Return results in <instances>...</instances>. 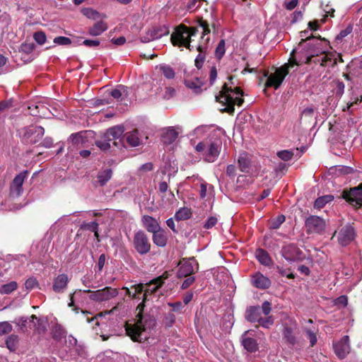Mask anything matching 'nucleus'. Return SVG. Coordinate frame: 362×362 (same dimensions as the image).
Segmentation results:
<instances>
[{"label": "nucleus", "instance_id": "46", "mask_svg": "<svg viewBox=\"0 0 362 362\" xmlns=\"http://www.w3.org/2000/svg\"><path fill=\"white\" fill-rule=\"evenodd\" d=\"M285 221V216L283 215L279 216L276 219L272 221L270 228L273 229L279 228V226Z\"/></svg>", "mask_w": 362, "mask_h": 362}, {"label": "nucleus", "instance_id": "60", "mask_svg": "<svg viewBox=\"0 0 362 362\" xmlns=\"http://www.w3.org/2000/svg\"><path fill=\"white\" fill-rule=\"evenodd\" d=\"M195 281V278L194 276H189L187 278L182 284V288L186 289L189 286H190Z\"/></svg>", "mask_w": 362, "mask_h": 362}, {"label": "nucleus", "instance_id": "22", "mask_svg": "<svg viewBox=\"0 0 362 362\" xmlns=\"http://www.w3.org/2000/svg\"><path fill=\"white\" fill-rule=\"evenodd\" d=\"M143 223L148 232L155 233L161 229L158 221L150 216H144L142 218Z\"/></svg>", "mask_w": 362, "mask_h": 362}, {"label": "nucleus", "instance_id": "38", "mask_svg": "<svg viewBox=\"0 0 362 362\" xmlns=\"http://www.w3.org/2000/svg\"><path fill=\"white\" fill-rule=\"evenodd\" d=\"M334 199L332 195H325L317 198L314 203V206L316 209L322 208L326 204L331 202Z\"/></svg>", "mask_w": 362, "mask_h": 362}, {"label": "nucleus", "instance_id": "18", "mask_svg": "<svg viewBox=\"0 0 362 362\" xmlns=\"http://www.w3.org/2000/svg\"><path fill=\"white\" fill-rule=\"evenodd\" d=\"M123 133V127L116 126L107 130L105 134V139H106L108 141H112V144L115 146H119V143L117 141V140L118 139L119 142L122 141L120 137L122 136Z\"/></svg>", "mask_w": 362, "mask_h": 362}, {"label": "nucleus", "instance_id": "17", "mask_svg": "<svg viewBox=\"0 0 362 362\" xmlns=\"http://www.w3.org/2000/svg\"><path fill=\"white\" fill-rule=\"evenodd\" d=\"M69 281L70 279L67 274H61L57 275L53 280V291L57 293H64L67 288Z\"/></svg>", "mask_w": 362, "mask_h": 362}, {"label": "nucleus", "instance_id": "20", "mask_svg": "<svg viewBox=\"0 0 362 362\" xmlns=\"http://www.w3.org/2000/svg\"><path fill=\"white\" fill-rule=\"evenodd\" d=\"M252 284L260 289L268 288L271 286V281L260 272H257L252 276Z\"/></svg>", "mask_w": 362, "mask_h": 362}, {"label": "nucleus", "instance_id": "64", "mask_svg": "<svg viewBox=\"0 0 362 362\" xmlns=\"http://www.w3.org/2000/svg\"><path fill=\"white\" fill-rule=\"evenodd\" d=\"M298 0H287L285 2L286 8L288 10L293 9L298 4Z\"/></svg>", "mask_w": 362, "mask_h": 362}, {"label": "nucleus", "instance_id": "34", "mask_svg": "<svg viewBox=\"0 0 362 362\" xmlns=\"http://www.w3.org/2000/svg\"><path fill=\"white\" fill-rule=\"evenodd\" d=\"M192 216L191 210L189 208L183 207L180 209L175 214V218L177 221L187 220Z\"/></svg>", "mask_w": 362, "mask_h": 362}, {"label": "nucleus", "instance_id": "21", "mask_svg": "<svg viewBox=\"0 0 362 362\" xmlns=\"http://www.w3.org/2000/svg\"><path fill=\"white\" fill-rule=\"evenodd\" d=\"M104 19L97 21L94 25L88 30V33L91 36H98L103 33L107 29V24Z\"/></svg>", "mask_w": 362, "mask_h": 362}, {"label": "nucleus", "instance_id": "26", "mask_svg": "<svg viewBox=\"0 0 362 362\" xmlns=\"http://www.w3.org/2000/svg\"><path fill=\"white\" fill-rule=\"evenodd\" d=\"M255 257L258 261L264 266H269L272 263V259L267 251L259 248L255 252Z\"/></svg>", "mask_w": 362, "mask_h": 362}, {"label": "nucleus", "instance_id": "31", "mask_svg": "<svg viewBox=\"0 0 362 362\" xmlns=\"http://www.w3.org/2000/svg\"><path fill=\"white\" fill-rule=\"evenodd\" d=\"M18 288V284L15 281L0 286V294L8 295Z\"/></svg>", "mask_w": 362, "mask_h": 362}, {"label": "nucleus", "instance_id": "43", "mask_svg": "<svg viewBox=\"0 0 362 362\" xmlns=\"http://www.w3.org/2000/svg\"><path fill=\"white\" fill-rule=\"evenodd\" d=\"M277 156L281 160L288 161V160H290L293 158V153L288 150H284V151H279L277 153Z\"/></svg>", "mask_w": 362, "mask_h": 362}, {"label": "nucleus", "instance_id": "61", "mask_svg": "<svg viewBox=\"0 0 362 362\" xmlns=\"http://www.w3.org/2000/svg\"><path fill=\"white\" fill-rule=\"evenodd\" d=\"M83 45L86 47H97L100 45V41L98 40H85Z\"/></svg>", "mask_w": 362, "mask_h": 362}, {"label": "nucleus", "instance_id": "4", "mask_svg": "<svg viewBox=\"0 0 362 362\" xmlns=\"http://www.w3.org/2000/svg\"><path fill=\"white\" fill-rule=\"evenodd\" d=\"M168 278L167 272L164 273L161 276L153 279L150 282L146 284V288L142 284L134 286L131 289H127V293L132 298H136L138 294H141L144 291L143 300L145 301L147 299L148 295H151L156 293L158 288H160L164 283V280Z\"/></svg>", "mask_w": 362, "mask_h": 362}, {"label": "nucleus", "instance_id": "10", "mask_svg": "<svg viewBox=\"0 0 362 362\" xmlns=\"http://www.w3.org/2000/svg\"><path fill=\"white\" fill-rule=\"evenodd\" d=\"M179 266L177 276L180 278L190 276L199 269V264L193 257L188 259H183L180 262Z\"/></svg>", "mask_w": 362, "mask_h": 362}, {"label": "nucleus", "instance_id": "62", "mask_svg": "<svg viewBox=\"0 0 362 362\" xmlns=\"http://www.w3.org/2000/svg\"><path fill=\"white\" fill-rule=\"evenodd\" d=\"M11 17L8 13L4 12L0 14V23H4L6 25L9 24Z\"/></svg>", "mask_w": 362, "mask_h": 362}, {"label": "nucleus", "instance_id": "27", "mask_svg": "<svg viewBox=\"0 0 362 362\" xmlns=\"http://www.w3.org/2000/svg\"><path fill=\"white\" fill-rule=\"evenodd\" d=\"M125 139L127 143L132 147L138 146L141 144L137 131L127 132L125 135Z\"/></svg>", "mask_w": 362, "mask_h": 362}, {"label": "nucleus", "instance_id": "44", "mask_svg": "<svg viewBox=\"0 0 362 362\" xmlns=\"http://www.w3.org/2000/svg\"><path fill=\"white\" fill-rule=\"evenodd\" d=\"M33 38L39 45H43L46 42V35L44 32L40 31L34 33Z\"/></svg>", "mask_w": 362, "mask_h": 362}, {"label": "nucleus", "instance_id": "36", "mask_svg": "<svg viewBox=\"0 0 362 362\" xmlns=\"http://www.w3.org/2000/svg\"><path fill=\"white\" fill-rule=\"evenodd\" d=\"M6 344L10 351H15L18 348V337L16 334L9 335L6 339Z\"/></svg>", "mask_w": 362, "mask_h": 362}, {"label": "nucleus", "instance_id": "13", "mask_svg": "<svg viewBox=\"0 0 362 362\" xmlns=\"http://www.w3.org/2000/svg\"><path fill=\"white\" fill-rule=\"evenodd\" d=\"M343 198L350 204L356 208L362 206V184L358 187L351 189L349 191L343 192Z\"/></svg>", "mask_w": 362, "mask_h": 362}, {"label": "nucleus", "instance_id": "25", "mask_svg": "<svg viewBox=\"0 0 362 362\" xmlns=\"http://www.w3.org/2000/svg\"><path fill=\"white\" fill-rule=\"evenodd\" d=\"M178 133L173 127L167 129L162 135L163 141L165 144H170L177 138Z\"/></svg>", "mask_w": 362, "mask_h": 362}, {"label": "nucleus", "instance_id": "35", "mask_svg": "<svg viewBox=\"0 0 362 362\" xmlns=\"http://www.w3.org/2000/svg\"><path fill=\"white\" fill-rule=\"evenodd\" d=\"M197 49L199 52V54L197 56L195 59V66L197 67V69L202 68L203 63L205 59V56L203 54L205 49V45L202 44H199L197 47Z\"/></svg>", "mask_w": 362, "mask_h": 362}, {"label": "nucleus", "instance_id": "54", "mask_svg": "<svg viewBox=\"0 0 362 362\" xmlns=\"http://www.w3.org/2000/svg\"><path fill=\"white\" fill-rule=\"evenodd\" d=\"M218 219L214 216H211L207 218L206 221L204 223V227L206 229H209L214 227L217 223Z\"/></svg>", "mask_w": 362, "mask_h": 362}, {"label": "nucleus", "instance_id": "9", "mask_svg": "<svg viewBox=\"0 0 362 362\" xmlns=\"http://www.w3.org/2000/svg\"><path fill=\"white\" fill-rule=\"evenodd\" d=\"M133 244L136 252L145 255L151 250V243L144 232L139 230L134 234Z\"/></svg>", "mask_w": 362, "mask_h": 362}, {"label": "nucleus", "instance_id": "5", "mask_svg": "<svg viewBox=\"0 0 362 362\" xmlns=\"http://www.w3.org/2000/svg\"><path fill=\"white\" fill-rule=\"evenodd\" d=\"M197 32V29L195 28L180 25L171 35L172 43L173 45L183 46L191 50L190 38L194 36Z\"/></svg>", "mask_w": 362, "mask_h": 362}, {"label": "nucleus", "instance_id": "2", "mask_svg": "<svg viewBox=\"0 0 362 362\" xmlns=\"http://www.w3.org/2000/svg\"><path fill=\"white\" fill-rule=\"evenodd\" d=\"M195 149L202 154V158L208 162L213 163L218 157L221 149V141L215 138L214 135L204 139L197 144Z\"/></svg>", "mask_w": 362, "mask_h": 362}, {"label": "nucleus", "instance_id": "12", "mask_svg": "<svg viewBox=\"0 0 362 362\" xmlns=\"http://www.w3.org/2000/svg\"><path fill=\"white\" fill-rule=\"evenodd\" d=\"M333 349L338 358H345L351 351V345L349 336H344L339 340L333 342Z\"/></svg>", "mask_w": 362, "mask_h": 362}, {"label": "nucleus", "instance_id": "19", "mask_svg": "<svg viewBox=\"0 0 362 362\" xmlns=\"http://www.w3.org/2000/svg\"><path fill=\"white\" fill-rule=\"evenodd\" d=\"M251 330L245 331L241 337V342L242 345L247 351L250 352H255L257 350L258 345L257 341L251 337Z\"/></svg>", "mask_w": 362, "mask_h": 362}, {"label": "nucleus", "instance_id": "49", "mask_svg": "<svg viewBox=\"0 0 362 362\" xmlns=\"http://www.w3.org/2000/svg\"><path fill=\"white\" fill-rule=\"evenodd\" d=\"M200 26L203 29V31H202V40H204V36L208 35L209 33H210V30L209 28V25L208 23L204 21H200V23H199ZM209 40V38L207 37L206 40H205V44H206L208 42V41Z\"/></svg>", "mask_w": 362, "mask_h": 362}, {"label": "nucleus", "instance_id": "11", "mask_svg": "<svg viewBox=\"0 0 362 362\" xmlns=\"http://www.w3.org/2000/svg\"><path fill=\"white\" fill-rule=\"evenodd\" d=\"M118 295V291L116 288L111 287H105L103 289H99L93 291L89 295V298L95 302L107 301Z\"/></svg>", "mask_w": 362, "mask_h": 362}, {"label": "nucleus", "instance_id": "56", "mask_svg": "<svg viewBox=\"0 0 362 362\" xmlns=\"http://www.w3.org/2000/svg\"><path fill=\"white\" fill-rule=\"evenodd\" d=\"M124 90V87H122V86H119V88H115L114 90H112L111 92H110V95L115 99H119L122 97V91Z\"/></svg>", "mask_w": 362, "mask_h": 362}, {"label": "nucleus", "instance_id": "32", "mask_svg": "<svg viewBox=\"0 0 362 362\" xmlns=\"http://www.w3.org/2000/svg\"><path fill=\"white\" fill-rule=\"evenodd\" d=\"M283 337L286 341L291 345H294L296 342V339L293 334V329L291 327H284L283 330Z\"/></svg>", "mask_w": 362, "mask_h": 362}, {"label": "nucleus", "instance_id": "1", "mask_svg": "<svg viewBox=\"0 0 362 362\" xmlns=\"http://www.w3.org/2000/svg\"><path fill=\"white\" fill-rule=\"evenodd\" d=\"M310 30L300 32L301 42L298 47L293 49L291 53L288 62L276 69L274 73L267 77L266 87H274L277 89L281 85L289 70L300 64H309L312 62L320 64L322 66H333L337 64V58L332 53L322 50V40L310 37Z\"/></svg>", "mask_w": 362, "mask_h": 362}, {"label": "nucleus", "instance_id": "41", "mask_svg": "<svg viewBox=\"0 0 362 362\" xmlns=\"http://www.w3.org/2000/svg\"><path fill=\"white\" fill-rule=\"evenodd\" d=\"M26 175H27V171H23V172L19 173L14 177V179L12 182V184L14 185L23 187V184L25 181Z\"/></svg>", "mask_w": 362, "mask_h": 362}, {"label": "nucleus", "instance_id": "28", "mask_svg": "<svg viewBox=\"0 0 362 362\" xmlns=\"http://www.w3.org/2000/svg\"><path fill=\"white\" fill-rule=\"evenodd\" d=\"M238 162L242 172H247L249 170L250 162L249 155L247 153H240Z\"/></svg>", "mask_w": 362, "mask_h": 362}, {"label": "nucleus", "instance_id": "57", "mask_svg": "<svg viewBox=\"0 0 362 362\" xmlns=\"http://www.w3.org/2000/svg\"><path fill=\"white\" fill-rule=\"evenodd\" d=\"M105 141H98L96 142V145L103 151H106L110 147V142L108 141L106 139Z\"/></svg>", "mask_w": 362, "mask_h": 362}, {"label": "nucleus", "instance_id": "29", "mask_svg": "<svg viewBox=\"0 0 362 362\" xmlns=\"http://www.w3.org/2000/svg\"><path fill=\"white\" fill-rule=\"evenodd\" d=\"M259 308L250 307L246 311V318L250 322H259L260 319Z\"/></svg>", "mask_w": 362, "mask_h": 362}, {"label": "nucleus", "instance_id": "53", "mask_svg": "<svg viewBox=\"0 0 362 362\" xmlns=\"http://www.w3.org/2000/svg\"><path fill=\"white\" fill-rule=\"evenodd\" d=\"M353 30V27L351 25H349L345 29L340 31L339 35L337 36V40H342L345 37H346L348 35H349Z\"/></svg>", "mask_w": 362, "mask_h": 362}, {"label": "nucleus", "instance_id": "63", "mask_svg": "<svg viewBox=\"0 0 362 362\" xmlns=\"http://www.w3.org/2000/svg\"><path fill=\"white\" fill-rule=\"evenodd\" d=\"M345 86L343 82H337L336 86V94L341 96L344 91Z\"/></svg>", "mask_w": 362, "mask_h": 362}, {"label": "nucleus", "instance_id": "8", "mask_svg": "<svg viewBox=\"0 0 362 362\" xmlns=\"http://www.w3.org/2000/svg\"><path fill=\"white\" fill-rule=\"evenodd\" d=\"M282 257L288 262H300L305 259V255L294 244L284 245L281 250Z\"/></svg>", "mask_w": 362, "mask_h": 362}, {"label": "nucleus", "instance_id": "48", "mask_svg": "<svg viewBox=\"0 0 362 362\" xmlns=\"http://www.w3.org/2000/svg\"><path fill=\"white\" fill-rule=\"evenodd\" d=\"M12 330V326L8 322H0V335L9 333Z\"/></svg>", "mask_w": 362, "mask_h": 362}, {"label": "nucleus", "instance_id": "16", "mask_svg": "<svg viewBox=\"0 0 362 362\" xmlns=\"http://www.w3.org/2000/svg\"><path fill=\"white\" fill-rule=\"evenodd\" d=\"M354 238V230L351 226H345L339 232L337 239L342 246L349 245Z\"/></svg>", "mask_w": 362, "mask_h": 362}, {"label": "nucleus", "instance_id": "24", "mask_svg": "<svg viewBox=\"0 0 362 362\" xmlns=\"http://www.w3.org/2000/svg\"><path fill=\"white\" fill-rule=\"evenodd\" d=\"M185 84L187 88L193 90L195 93H199L202 90L204 82L201 78L196 77L194 79H185Z\"/></svg>", "mask_w": 362, "mask_h": 362}, {"label": "nucleus", "instance_id": "55", "mask_svg": "<svg viewBox=\"0 0 362 362\" xmlns=\"http://www.w3.org/2000/svg\"><path fill=\"white\" fill-rule=\"evenodd\" d=\"M277 270H278V272L281 276H285L288 279H294L295 278V275L292 272H288L290 271V269L287 270V269H284L283 267H277Z\"/></svg>", "mask_w": 362, "mask_h": 362}, {"label": "nucleus", "instance_id": "30", "mask_svg": "<svg viewBox=\"0 0 362 362\" xmlns=\"http://www.w3.org/2000/svg\"><path fill=\"white\" fill-rule=\"evenodd\" d=\"M317 332H318V329L316 327H313V328L305 327L304 328V332L305 334L306 337L310 341V346H314L317 341Z\"/></svg>", "mask_w": 362, "mask_h": 362}, {"label": "nucleus", "instance_id": "47", "mask_svg": "<svg viewBox=\"0 0 362 362\" xmlns=\"http://www.w3.org/2000/svg\"><path fill=\"white\" fill-rule=\"evenodd\" d=\"M258 322L263 327L269 328L274 324V319L272 316H269L266 318L260 317Z\"/></svg>", "mask_w": 362, "mask_h": 362}, {"label": "nucleus", "instance_id": "39", "mask_svg": "<svg viewBox=\"0 0 362 362\" xmlns=\"http://www.w3.org/2000/svg\"><path fill=\"white\" fill-rule=\"evenodd\" d=\"M112 170L106 169L102 172H100L98 175V182L100 185H104L107 183L108 180L112 177Z\"/></svg>", "mask_w": 362, "mask_h": 362}, {"label": "nucleus", "instance_id": "37", "mask_svg": "<svg viewBox=\"0 0 362 362\" xmlns=\"http://www.w3.org/2000/svg\"><path fill=\"white\" fill-rule=\"evenodd\" d=\"M160 71L163 74V76L168 79H172L175 77V73L174 69L167 64H161L158 66Z\"/></svg>", "mask_w": 362, "mask_h": 362}, {"label": "nucleus", "instance_id": "15", "mask_svg": "<svg viewBox=\"0 0 362 362\" xmlns=\"http://www.w3.org/2000/svg\"><path fill=\"white\" fill-rule=\"evenodd\" d=\"M169 33L168 28L165 26L155 27L148 30L145 35L141 37L143 42H148L167 35Z\"/></svg>", "mask_w": 362, "mask_h": 362}, {"label": "nucleus", "instance_id": "58", "mask_svg": "<svg viewBox=\"0 0 362 362\" xmlns=\"http://www.w3.org/2000/svg\"><path fill=\"white\" fill-rule=\"evenodd\" d=\"M217 78V71L215 66H212L210 70V75H209V83L210 86H212Z\"/></svg>", "mask_w": 362, "mask_h": 362}, {"label": "nucleus", "instance_id": "6", "mask_svg": "<svg viewBox=\"0 0 362 362\" xmlns=\"http://www.w3.org/2000/svg\"><path fill=\"white\" fill-rule=\"evenodd\" d=\"M125 330L127 335L134 341L141 342L148 338L146 328L141 317H139L134 324L127 323Z\"/></svg>", "mask_w": 362, "mask_h": 362}, {"label": "nucleus", "instance_id": "7", "mask_svg": "<svg viewBox=\"0 0 362 362\" xmlns=\"http://www.w3.org/2000/svg\"><path fill=\"white\" fill-rule=\"evenodd\" d=\"M45 134L44 129L40 126H29L18 130V134L25 144L38 142Z\"/></svg>", "mask_w": 362, "mask_h": 362}, {"label": "nucleus", "instance_id": "40", "mask_svg": "<svg viewBox=\"0 0 362 362\" xmlns=\"http://www.w3.org/2000/svg\"><path fill=\"white\" fill-rule=\"evenodd\" d=\"M226 52V42L224 40H221L216 49H215V56L218 59H221Z\"/></svg>", "mask_w": 362, "mask_h": 362}, {"label": "nucleus", "instance_id": "50", "mask_svg": "<svg viewBox=\"0 0 362 362\" xmlns=\"http://www.w3.org/2000/svg\"><path fill=\"white\" fill-rule=\"evenodd\" d=\"M25 286L27 290H32L38 286V282L35 278L30 277L26 280Z\"/></svg>", "mask_w": 362, "mask_h": 362}, {"label": "nucleus", "instance_id": "23", "mask_svg": "<svg viewBox=\"0 0 362 362\" xmlns=\"http://www.w3.org/2000/svg\"><path fill=\"white\" fill-rule=\"evenodd\" d=\"M167 236L163 229H160L153 233V241L158 247H164L167 243Z\"/></svg>", "mask_w": 362, "mask_h": 362}, {"label": "nucleus", "instance_id": "3", "mask_svg": "<svg viewBox=\"0 0 362 362\" xmlns=\"http://www.w3.org/2000/svg\"><path fill=\"white\" fill-rule=\"evenodd\" d=\"M243 91L240 88L235 87L234 89L228 88L224 85L219 94L216 96V101L225 105L224 110L232 113L234 111V105L240 106L243 103Z\"/></svg>", "mask_w": 362, "mask_h": 362}, {"label": "nucleus", "instance_id": "14", "mask_svg": "<svg viewBox=\"0 0 362 362\" xmlns=\"http://www.w3.org/2000/svg\"><path fill=\"white\" fill-rule=\"evenodd\" d=\"M325 226V221L317 216H310L305 220V227L309 233H321Z\"/></svg>", "mask_w": 362, "mask_h": 362}, {"label": "nucleus", "instance_id": "59", "mask_svg": "<svg viewBox=\"0 0 362 362\" xmlns=\"http://www.w3.org/2000/svg\"><path fill=\"white\" fill-rule=\"evenodd\" d=\"M262 310L265 315H268L272 310L271 303L269 301H264L262 305Z\"/></svg>", "mask_w": 362, "mask_h": 362}, {"label": "nucleus", "instance_id": "42", "mask_svg": "<svg viewBox=\"0 0 362 362\" xmlns=\"http://www.w3.org/2000/svg\"><path fill=\"white\" fill-rule=\"evenodd\" d=\"M83 227L94 233L95 238H98V223L96 221L90 222L83 225Z\"/></svg>", "mask_w": 362, "mask_h": 362}, {"label": "nucleus", "instance_id": "51", "mask_svg": "<svg viewBox=\"0 0 362 362\" xmlns=\"http://www.w3.org/2000/svg\"><path fill=\"white\" fill-rule=\"evenodd\" d=\"M23 192V187L14 185L11 183L10 188V194L12 197H18Z\"/></svg>", "mask_w": 362, "mask_h": 362}, {"label": "nucleus", "instance_id": "33", "mask_svg": "<svg viewBox=\"0 0 362 362\" xmlns=\"http://www.w3.org/2000/svg\"><path fill=\"white\" fill-rule=\"evenodd\" d=\"M83 14L88 18L93 19L95 21L106 18L105 15L98 13L97 11L92 8H86L83 11Z\"/></svg>", "mask_w": 362, "mask_h": 362}, {"label": "nucleus", "instance_id": "52", "mask_svg": "<svg viewBox=\"0 0 362 362\" xmlns=\"http://www.w3.org/2000/svg\"><path fill=\"white\" fill-rule=\"evenodd\" d=\"M54 42L59 45H69L71 43V40L69 37L59 36L54 39Z\"/></svg>", "mask_w": 362, "mask_h": 362}, {"label": "nucleus", "instance_id": "45", "mask_svg": "<svg viewBox=\"0 0 362 362\" xmlns=\"http://www.w3.org/2000/svg\"><path fill=\"white\" fill-rule=\"evenodd\" d=\"M175 322V315L172 312L167 313L163 319V322L167 327H172Z\"/></svg>", "mask_w": 362, "mask_h": 362}]
</instances>
